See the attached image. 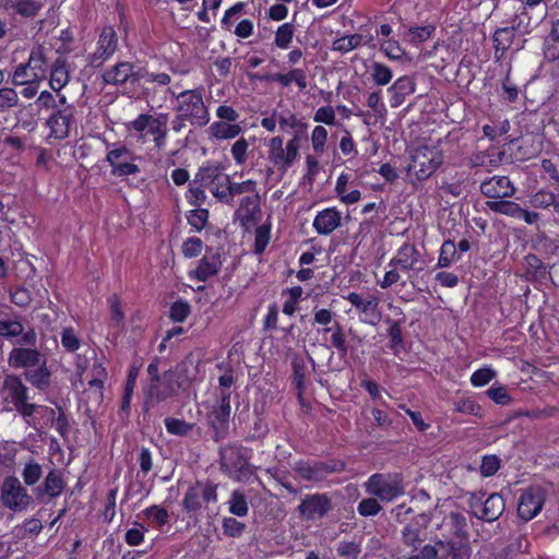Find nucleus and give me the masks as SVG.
Instances as JSON below:
<instances>
[{
	"label": "nucleus",
	"mask_w": 559,
	"mask_h": 559,
	"mask_svg": "<svg viewBox=\"0 0 559 559\" xmlns=\"http://www.w3.org/2000/svg\"><path fill=\"white\" fill-rule=\"evenodd\" d=\"M439 559H469L471 547L468 539L444 538L438 539Z\"/></svg>",
	"instance_id": "obj_28"
},
{
	"label": "nucleus",
	"mask_w": 559,
	"mask_h": 559,
	"mask_svg": "<svg viewBox=\"0 0 559 559\" xmlns=\"http://www.w3.org/2000/svg\"><path fill=\"white\" fill-rule=\"evenodd\" d=\"M332 509L331 499L325 493L306 495L297 507L300 519L316 521L325 516Z\"/></svg>",
	"instance_id": "obj_22"
},
{
	"label": "nucleus",
	"mask_w": 559,
	"mask_h": 559,
	"mask_svg": "<svg viewBox=\"0 0 559 559\" xmlns=\"http://www.w3.org/2000/svg\"><path fill=\"white\" fill-rule=\"evenodd\" d=\"M0 491L1 503L10 511H24L33 502L32 496L15 476L5 477L1 484Z\"/></svg>",
	"instance_id": "obj_14"
},
{
	"label": "nucleus",
	"mask_w": 559,
	"mask_h": 559,
	"mask_svg": "<svg viewBox=\"0 0 559 559\" xmlns=\"http://www.w3.org/2000/svg\"><path fill=\"white\" fill-rule=\"evenodd\" d=\"M444 527H449L450 536L448 538L461 539L467 536V523L465 516L460 512H451L443 522Z\"/></svg>",
	"instance_id": "obj_37"
},
{
	"label": "nucleus",
	"mask_w": 559,
	"mask_h": 559,
	"mask_svg": "<svg viewBox=\"0 0 559 559\" xmlns=\"http://www.w3.org/2000/svg\"><path fill=\"white\" fill-rule=\"evenodd\" d=\"M230 413L213 409L207 417L209 426L213 430V440L219 442L229 431Z\"/></svg>",
	"instance_id": "obj_34"
},
{
	"label": "nucleus",
	"mask_w": 559,
	"mask_h": 559,
	"mask_svg": "<svg viewBox=\"0 0 559 559\" xmlns=\"http://www.w3.org/2000/svg\"><path fill=\"white\" fill-rule=\"evenodd\" d=\"M204 243L197 236L188 237L181 246V252L186 259L197 258L201 254Z\"/></svg>",
	"instance_id": "obj_61"
},
{
	"label": "nucleus",
	"mask_w": 559,
	"mask_h": 559,
	"mask_svg": "<svg viewBox=\"0 0 559 559\" xmlns=\"http://www.w3.org/2000/svg\"><path fill=\"white\" fill-rule=\"evenodd\" d=\"M239 202L235 211L234 219L249 230L261 219L260 195L257 189V182L248 179L238 185L235 192V202Z\"/></svg>",
	"instance_id": "obj_5"
},
{
	"label": "nucleus",
	"mask_w": 559,
	"mask_h": 559,
	"mask_svg": "<svg viewBox=\"0 0 559 559\" xmlns=\"http://www.w3.org/2000/svg\"><path fill=\"white\" fill-rule=\"evenodd\" d=\"M119 49V38L112 25H105L96 41L95 51L88 55V63L98 68L110 60Z\"/></svg>",
	"instance_id": "obj_15"
},
{
	"label": "nucleus",
	"mask_w": 559,
	"mask_h": 559,
	"mask_svg": "<svg viewBox=\"0 0 559 559\" xmlns=\"http://www.w3.org/2000/svg\"><path fill=\"white\" fill-rule=\"evenodd\" d=\"M64 488L66 481L62 472L57 468H51L46 475L43 485L35 488L34 491L38 499H41L44 496L57 498L63 492Z\"/></svg>",
	"instance_id": "obj_31"
},
{
	"label": "nucleus",
	"mask_w": 559,
	"mask_h": 559,
	"mask_svg": "<svg viewBox=\"0 0 559 559\" xmlns=\"http://www.w3.org/2000/svg\"><path fill=\"white\" fill-rule=\"evenodd\" d=\"M11 8L21 16L34 17L41 10L43 4L36 0H13Z\"/></svg>",
	"instance_id": "obj_47"
},
{
	"label": "nucleus",
	"mask_w": 559,
	"mask_h": 559,
	"mask_svg": "<svg viewBox=\"0 0 559 559\" xmlns=\"http://www.w3.org/2000/svg\"><path fill=\"white\" fill-rule=\"evenodd\" d=\"M329 332H332L330 347L335 348L340 356L347 355L348 347L346 345L345 334L341 324L338 322H334L333 326H326L323 329L324 334Z\"/></svg>",
	"instance_id": "obj_43"
},
{
	"label": "nucleus",
	"mask_w": 559,
	"mask_h": 559,
	"mask_svg": "<svg viewBox=\"0 0 559 559\" xmlns=\"http://www.w3.org/2000/svg\"><path fill=\"white\" fill-rule=\"evenodd\" d=\"M141 72V66L131 61H118L102 73V79L107 85L134 87L142 81Z\"/></svg>",
	"instance_id": "obj_13"
},
{
	"label": "nucleus",
	"mask_w": 559,
	"mask_h": 559,
	"mask_svg": "<svg viewBox=\"0 0 559 559\" xmlns=\"http://www.w3.org/2000/svg\"><path fill=\"white\" fill-rule=\"evenodd\" d=\"M365 486L369 495L384 502L393 501L405 493L404 478L400 473L372 474Z\"/></svg>",
	"instance_id": "obj_10"
},
{
	"label": "nucleus",
	"mask_w": 559,
	"mask_h": 559,
	"mask_svg": "<svg viewBox=\"0 0 559 559\" xmlns=\"http://www.w3.org/2000/svg\"><path fill=\"white\" fill-rule=\"evenodd\" d=\"M218 486L213 481L197 479L190 485L182 498V509L189 514H198L203 508L216 504L218 501Z\"/></svg>",
	"instance_id": "obj_8"
},
{
	"label": "nucleus",
	"mask_w": 559,
	"mask_h": 559,
	"mask_svg": "<svg viewBox=\"0 0 559 559\" xmlns=\"http://www.w3.org/2000/svg\"><path fill=\"white\" fill-rule=\"evenodd\" d=\"M486 204L490 211L510 216L515 219H518L519 214L521 213V205L513 201L493 200L488 201Z\"/></svg>",
	"instance_id": "obj_44"
},
{
	"label": "nucleus",
	"mask_w": 559,
	"mask_h": 559,
	"mask_svg": "<svg viewBox=\"0 0 559 559\" xmlns=\"http://www.w3.org/2000/svg\"><path fill=\"white\" fill-rule=\"evenodd\" d=\"M436 32V26L432 24L423 26H411L405 33V37L413 46H419L427 41Z\"/></svg>",
	"instance_id": "obj_42"
},
{
	"label": "nucleus",
	"mask_w": 559,
	"mask_h": 559,
	"mask_svg": "<svg viewBox=\"0 0 559 559\" xmlns=\"http://www.w3.org/2000/svg\"><path fill=\"white\" fill-rule=\"evenodd\" d=\"M495 377V370L489 367H485L475 370L472 373L469 381L474 388H481L488 384Z\"/></svg>",
	"instance_id": "obj_64"
},
{
	"label": "nucleus",
	"mask_w": 559,
	"mask_h": 559,
	"mask_svg": "<svg viewBox=\"0 0 559 559\" xmlns=\"http://www.w3.org/2000/svg\"><path fill=\"white\" fill-rule=\"evenodd\" d=\"M545 0H523L522 5L515 15H523L524 21H528V26H535L547 15V4Z\"/></svg>",
	"instance_id": "obj_33"
},
{
	"label": "nucleus",
	"mask_w": 559,
	"mask_h": 559,
	"mask_svg": "<svg viewBox=\"0 0 559 559\" xmlns=\"http://www.w3.org/2000/svg\"><path fill=\"white\" fill-rule=\"evenodd\" d=\"M145 519L155 523L158 527L166 525L169 521V513L167 509L157 504L150 506L142 511Z\"/></svg>",
	"instance_id": "obj_55"
},
{
	"label": "nucleus",
	"mask_w": 559,
	"mask_h": 559,
	"mask_svg": "<svg viewBox=\"0 0 559 559\" xmlns=\"http://www.w3.org/2000/svg\"><path fill=\"white\" fill-rule=\"evenodd\" d=\"M292 385L296 391L297 400L301 408L308 413L311 409V403L304 396L306 391V378L308 373L305 359L302 357H295L292 361Z\"/></svg>",
	"instance_id": "obj_27"
},
{
	"label": "nucleus",
	"mask_w": 559,
	"mask_h": 559,
	"mask_svg": "<svg viewBox=\"0 0 559 559\" xmlns=\"http://www.w3.org/2000/svg\"><path fill=\"white\" fill-rule=\"evenodd\" d=\"M19 104V94L13 87H0V111H5Z\"/></svg>",
	"instance_id": "obj_63"
},
{
	"label": "nucleus",
	"mask_w": 559,
	"mask_h": 559,
	"mask_svg": "<svg viewBox=\"0 0 559 559\" xmlns=\"http://www.w3.org/2000/svg\"><path fill=\"white\" fill-rule=\"evenodd\" d=\"M222 255L213 247H206L204 255L199 260L197 266L188 271L191 281L206 282L216 276L222 269Z\"/></svg>",
	"instance_id": "obj_21"
},
{
	"label": "nucleus",
	"mask_w": 559,
	"mask_h": 559,
	"mask_svg": "<svg viewBox=\"0 0 559 559\" xmlns=\"http://www.w3.org/2000/svg\"><path fill=\"white\" fill-rule=\"evenodd\" d=\"M222 530L225 536L239 538L246 531V524L235 518L226 516L222 521Z\"/></svg>",
	"instance_id": "obj_59"
},
{
	"label": "nucleus",
	"mask_w": 559,
	"mask_h": 559,
	"mask_svg": "<svg viewBox=\"0 0 559 559\" xmlns=\"http://www.w3.org/2000/svg\"><path fill=\"white\" fill-rule=\"evenodd\" d=\"M178 392L187 391L195 379L197 367L191 361H181L165 371Z\"/></svg>",
	"instance_id": "obj_30"
},
{
	"label": "nucleus",
	"mask_w": 559,
	"mask_h": 559,
	"mask_svg": "<svg viewBox=\"0 0 559 559\" xmlns=\"http://www.w3.org/2000/svg\"><path fill=\"white\" fill-rule=\"evenodd\" d=\"M228 511L236 516L242 518L248 514L249 506L247 498L240 490H234L228 500Z\"/></svg>",
	"instance_id": "obj_48"
},
{
	"label": "nucleus",
	"mask_w": 559,
	"mask_h": 559,
	"mask_svg": "<svg viewBox=\"0 0 559 559\" xmlns=\"http://www.w3.org/2000/svg\"><path fill=\"white\" fill-rule=\"evenodd\" d=\"M420 261V253L416 246L411 242H404L396 251V254L390 260V267H399L401 271L408 272L416 270Z\"/></svg>",
	"instance_id": "obj_29"
},
{
	"label": "nucleus",
	"mask_w": 559,
	"mask_h": 559,
	"mask_svg": "<svg viewBox=\"0 0 559 559\" xmlns=\"http://www.w3.org/2000/svg\"><path fill=\"white\" fill-rule=\"evenodd\" d=\"M342 225V212L335 206L325 207L318 211L312 227L318 235L328 236L335 231Z\"/></svg>",
	"instance_id": "obj_25"
},
{
	"label": "nucleus",
	"mask_w": 559,
	"mask_h": 559,
	"mask_svg": "<svg viewBox=\"0 0 559 559\" xmlns=\"http://www.w3.org/2000/svg\"><path fill=\"white\" fill-rule=\"evenodd\" d=\"M168 93L177 100L176 112H180V117L188 118L192 126L201 128L210 122L211 116L203 99L204 88L202 86L179 93L168 88Z\"/></svg>",
	"instance_id": "obj_4"
},
{
	"label": "nucleus",
	"mask_w": 559,
	"mask_h": 559,
	"mask_svg": "<svg viewBox=\"0 0 559 559\" xmlns=\"http://www.w3.org/2000/svg\"><path fill=\"white\" fill-rule=\"evenodd\" d=\"M480 192L489 199L502 200L512 197L515 188L509 177L493 176L480 183Z\"/></svg>",
	"instance_id": "obj_24"
},
{
	"label": "nucleus",
	"mask_w": 559,
	"mask_h": 559,
	"mask_svg": "<svg viewBox=\"0 0 559 559\" xmlns=\"http://www.w3.org/2000/svg\"><path fill=\"white\" fill-rule=\"evenodd\" d=\"M25 379L36 389L45 390L50 385L51 372L46 366V358L36 366L24 372Z\"/></svg>",
	"instance_id": "obj_35"
},
{
	"label": "nucleus",
	"mask_w": 559,
	"mask_h": 559,
	"mask_svg": "<svg viewBox=\"0 0 559 559\" xmlns=\"http://www.w3.org/2000/svg\"><path fill=\"white\" fill-rule=\"evenodd\" d=\"M282 133L289 135L285 150L282 147V162L290 166L299 157V150L308 144V123L289 114L282 116Z\"/></svg>",
	"instance_id": "obj_7"
},
{
	"label": "nucleus",
	"mask_w": 559,
	"mask_h": 559,
	"mask_svg": "<svg viewBox=\"0 0 559 559\" xmlns=\"http://www.w3.org/2000/svg\"><path fill=\"white\" fill-rule=\"evenodd\" d=\"M48 82L52 92L62 90L70 82L69 66L64 59L58 57L55 61L49 60Z\"/></svg>",
	"instance_id": "obj_32"
},
{
	"label": "nucleus",
	"mask_w": 559,
	"mask_h": 559,
	"mask_svg": "<svg viewBox=\"0 0 559 559\" xmlns=\"http://www.w3.org/2000/svg\"><path fill=\"white\" fill-rule=\"evenodd\" d=\"M459 260H461V254L456 249V243L454 242V240H444L439 249L437 267H450L453 263L457 262Z\"/></svg>",
	"instance_id": "obj_39"
},
{
	"label": "nucleus",
	"mask_w": 559,
	"mask_h": 559,
	"mask_svg": "<svg viewBox=\"0 0 559 559\" xmlns=\"http://www.w3.org/2000/svg\"><path fill=\"white\" fill-rule=\"evenodd\" d=\"M164 424L168 433L178 437H187L192 431L194 426L193 424L175 417L165 418Z\"/></svg>",
	"instance_id": "obj_51"
},
{
	"label": "nucleus",
	"mask_w": 559,
	"mask_h": 559,
	"mask_svg": "<svg viewBox=\"0 0 559 559\" xmlns=\"http://www.w3.org/2000/svg\"><path fill=\"white\" fill-rule=\"evenodd\" d=\"M107 154L105 160L111 167L110 174L115 177L138 175L140 167L135 163L140 159L132 150L121 142L106 143Z\"/></svg>",
	"instance_id": "obj_9"
},
{
	"label": "nucleus",
	"mask_w": 559,
	"mask_h": 559,
	"mask_svg": "<svg viewBox=\"0 0 559 559\" xmlns=\"http://www.w3.org/2000/svg\"><path fill=\"white\" fill-rule=\"evenodd\" d=\"M385 323L389 324L388 335L390 337L389 347L394 355H399L404 349V340L402 333L401 320H393L391 318L385 319Z\"/></svg>",
	"instance_id": "obj_40"
},
{
	"label": "nucleus",
	"mask_w": 559,
	"mask_h": 559,
	"mask_svg": "<svg viewBox=\"0 0 559 559\" xmlns=\"http://www.w3.org/2000/svg\"><path fill=\"white\" fill-rule=\"evenodd\" d=\"M524 19L523 15H514L511 26L496 29L492 36L496 55L500 52V57H502L507 52L514 40L515 32L520 34H530L532 32L533 26H528V21H524Z\"/></svg>",
	"instance_id": "obj_19"
},
{
	"label": "nucleus",
	"mask_w": 559,
	"mask_h": 559,
	"mask_svg": "<svg viewBox=\"0 0 559 559\" xmlns=\"http://www.w3.org/2000/svg\"><path fill=\"white\" fill-rule=\"evenodd\" d=\"M296 84L299 91L307 87V74L304 69H293L286 73H282V87Z\"/></svg>",
	"instance_id": "obj_54"
},
{
	"label": "nucleus",
	"mask_w": 559,
	"mask_h": 559,
	"mask_svg": "<svg viewBox=\"0 0 559 559\" xmlns=\"http://www.w3.org/2000/svg\"><path fill=\"white\" fill-rule=\"evenodd\" d=\"M484 497L485 493L481 495V498L472 503V508L474 509L473 513L478 520L492 523L504 512L506 500L503 496L498 492H493L483 500Z\"/></svg>",
	"instance_id": "obj_23"
},
{
	"label": "nucleus",
	"mask_w": 559,
	"mask_h": 559,
	"mask_svg": "<svg viewBox=\"0 0 559 559\" xmlns=\"http://www.w3.org/2000/svg\"><path fill=\"white\" fill-rule=\"evenodd\" d=\"M443 163V155L435 147L427 145L417 147L412 155L407 171L418 181L429 179Z\"/></svg>",
	"instance_id": "obj_11"
},
{
	"label": "nucleus",
	"mask_w": 559,
	"mask_h": 559,
	"mask_svg": "<svg viewBox=\"0 0 559 559\" xmlns=\"http://www.w3.org/2000/svg\"><path fill=\"white\" fill-rule=\"evenodd\" d=\"M543 52L548 61L559 59V19L551 24L550 32L544 40Z\"/></svg>",
	"instance_id": "obj_38"
},
{
	"label": "nucleus",
	"mask_w": 559,
	"mask_h": 559,
	"mask_svg": "<svg viewBox=\"0 0 559 559\" xmlns=\"http://www.w3.org/2000/svg\"><path fill=\"white\" fill-rule=\"evenodd\" d=\"M210 132L217 140H228L238 136L241 133V127L237 123L214 121L210 126Z\"/></svg>",
	"instance_id": "obj_41"
},
{
	"label": "nucleus",
	"mask_w": 559,
	"mask_h": 559,
	"mask_svg": "<svg viewBox=\"0 0 559 559\" xmlns=\"http://www.w3.org/2000/svg\"><path fill=\"white\" fill-rule=\"evenodd\" d=\"M194 183L206 187L217 202L233 206L235 192L240 182L231 181L229 175L217 166H206L201 167L195 174Z\"/></svg>",
	"instance_id": "obj_2"
},
{
	"label": "nucleus",
	"mask_w": 559,
	"mask_h": 559,
	"mask_svg": "<svg viewBox=\"0 0 559 559\" xmlns=\"http://www.w3.org/2000/svg\"><path fill=\"white\" fill-rule=\"evenodd\" d=\"M252 450L241 443H228L219 449L221 466L225 474L238 481H248L254 475L250 464Z\"/></svg>",
	"instance_id": "obj_1"
},
{
	"label": "nucleus",
	"mask_w": 559,
	"mask_h": 559,
	"mask_svg": "<svg viewBox=\"0 0 559 559\" xmlns=\"http://www.w3.org/2000/svg\"><path fill=\"white\" fill-rule=\"evenodd\" d=\"M167 121V114H159L156 117L152 116V120L150 121L148 133L153 135V141L157 148L163 147L166 143L168 133Z\"/></svg>",
	"instance_id": "obj_36"
},
{
	"label": "nucleus",
	"mask_w": 559,
	"mask_h": 559,
	"mask_svg": "<svg viewBox=\"0 0 559 559\" xmlns=\"http://www.w3.org/2000/svg\"><path fill=\"white\" fill-rule=\"evenodd\" d=\"M75 107L56 108L46 121L49 138L56 140L67 139L72 130H76Z\"/></svg>",
	"instance_id": "obj_16"
},
{
	"label": "nucleus",
	"mask_w": 559,
	"mask_h": 559,
	"mask_svg": "<svg viewBox=\"0 0 559 559\" xmlns=\"http://www.w3.org/2000/svg\"><path fill=\"white\" fill-rule=\"evenodd\" d=\"M205 190H207L206 187L193 182L186 192L187 202L190 205L201 207L206 201Z\"/></svg>",
	"instance_id": "obj_60"
},
{
	"label": "nucleus",
	"mask_w": 559,
	"mask_h": 559,
	"mask_svg": "<svg viewBox=\"0 0 559 559\" xmlns=\"http://www.w3.org/2000/svg\"><path fill=\"white\" fill-rule=\"evenodd\" d=\"M402 538L404 544L415 549L421 544V528L416 523H408L402 531Z\"/></svg>",
	"instance_id": "obj_57"
},
{
	"label": "nucleus",
	"mask_w": 559,
	"mask_h": 559,
	"mask_svg": "<svg viewBox=\"0 0 559 559\" xmlns=\"http://www.w3.org/2000/svg\"><path fill=\"white\" fill-rule=\"evenodd\" d=\"M210 212L203 207L190 210L186 214L188 224L198 233L203 230L209 222Z\"/></svg>",
	"instance_id": "obj_50"
},
{
	"label": "nucleus",
	"mask_w": 559,
	"mask_h": 559,
	"mask_svg": "<svg viewBox=\"0 0 559 559\" xmlns=\"http://www.w3.org/2000/svg\"><path fill=\"white\" fill-rule=\"evenodd\" d=\"M43 476V467L39 463L31 460L22 471V478L27 486H34Z\"/></svg>",
	"instance_id": "obj_58"
},
{
	"label": "nucleus",
	"mask_w": 559,
	"mask_h": 559,
	"mask_svg": "<svg viewBox=\"0 0 559 559\" xmlns=\"http://www.w3.org/2000/svg\"><path fill=\"white\" fill-rule=\"evenodd\" d=\"M191 314V306L187 300L179 299L169 307V319L175 323L185 322Z\"/></svg>",
	"instance_id": "obj_53"
},
{
	"label": "nucleus",
	"mask_w": 559,
	"mask_h": 559,
	"mask_svg": "<svg viewBox=\"0 0 559 559\" xmlns=\"http://www.w3.org/2000/svg\"><path fill=\"white\" fill-rule=\"evenodd\" d=\"M546 490L540 486H530L522 491L518 503V515L527 522L534 519L544 508Z\"/></svg>",
	"instance_id": "obj_18"
},
{
	"label": "nucleus",
	"mask_w": 559,
	"mask_h": 559,
	"mask_svg": "<svg viewBox=\"0 0 559 559\" xmlns=\"http://www.w3.org/2000/svg\"><path fill=\"white\" fill-rule=\"evenodd\" d=\"M252 78L259 81L280 82V66L274 60H269L267 66L252 74Z\"/></svg>",
	"instance_id": "obj_62"
},
{
	"label": "nucleus",
	"mask_w": 559,
	"mask_h": 559,
	"mask_svg": "<svg viewBox=\"0 0 559 559\" xmlns=\"http://www.w3.org/2000/svg\"><path fill=\"white\" fill-rule=\"evenodd\" d=\"M179 395L171 379L164 371L163 378L156 383L147 384L144 389L143 412L147 413L158 404Z\"/></svg>",
	"instance_id": "obj_17"
},
{
	"label": "nucleus",
	"mask_w": 559,
	"mask_h": 559,
	"mask_svg": "<svg viewBox=\"0 0 559 559\" xmlns=\"http://www.w3.org/2000/svg\"><path fill=\"white\" fill-rule=\"evenodd\" d=\"M370 75L374 84L384 86L391 82L393 72L390 67L385 66L384 63L372 62L370 66Z\"/></svg>",
	"instance_id": "obj_49"
},
{
	"label": "nucleus",
	"mask_w": 559,
	"mask_h": 559,
	"mask_svg": "<svg viewBox=\"0 0 559 559\" xmlns=\"http://www.w3.org/2000/svg\"><path fill=\"white\" fill-rule=\"evenodd\" d=\"M271 239V224H262L258 226L254 230V243H253V252L255 254H262Z\"/></svg>",
	"instance_id": "obj_52"
},
{
	"label": "nucleus",
	"mask_w": 559,
	"mask_h": 559,
	"mask_svg": "<svg viewBox=\"0 0 559 559\" xmlns=\"http://www.w3.org/2000/svg\"><path fill=\"white\" fill-rule=\"evenodd\" d=\"M49 50L43 45H35L31 48L26 61L20 62L12 68L10 73L11 83L44 82L49 72Z\"/></svg>",
	"instance_id": "obj_6"
},
{
	"label": "nucleus",
	"mask_w": 559,
	"mask_h": 559,
	"mask_svg": "<svg viewBox=\"0 0 559 559\" xmlns=\"http://www.w3.org/2000/svg\"><path fill=\"white\" fill-rule=\"evenodd\" d=\"M360 386L367 391L372 401H380L383 406H388V403L382 400L380 384L370 379L366 372L359 374Z\"/></svg>",
	"instance_id": "obj_56"
},
{
	"label": "nucleus",
	"mask_w": 559,
	"mask_h": 559,
	"mask_svg": "<svg viewBox=\"0 0 559 559\" xmlns=\"http://www.w3.org/2000/svg\"><path fill=\"white\" fill-rule=\"evenodd\" d=\"M45 356L37 349L32 347H14L8 357L9 365L14 369H31L39 365Z\"/></svg>",
	"instance_id": "obj_26"
},
{
	"label": "nucleus",
	"mask_w": 559,
	"mask_h": 559,
	"mask_svg": "<svg viewBox=\"0 0 559 559\" xmlns=\"http://www.w3.org/2000/svg\"><path fill=\"white\" fill-rule=\"evenodd\" d=\"M531 203L534 207L538 209L554 206L555 212L559 215V194L556 195L551 191L539 190L532 197Z\"/></svg>",
	"instance_id": "obj_45"
},
{
	"label": "nucleus",
	"mask_w": 559,
	"mask_h": 559,
	"mask_svg": "<svg viewBox=\"0 0 559 559\" xmlns=\"http://www.w3.org/2000/svg\"><path fill=\"white\" fill-rule=\"evenodd\" d=\"M3 388L7 393L4 402L12 404L13 408L19 413L20 416H22L28 426H35V424L32 421V418L34 414L39 409L45 412L47 415H55V408L28 402V388L17 376L7 377Z\"/></svg>",
	"instance_id": "obj_3"
},
{
	"label": "nucleus",
	"mask_w": 559,
	"mask_h": 559,
	"mask_svg": "<svg viewBox=\"0 0 559 559\" xmlns=\"http://www.w3.org/2000/svg\"><path fill=\"white\" fill-rule=\"evenodd\" d=\"M347 301L358 311L360 322L369 325H377L381 320L379 310L380 298L369 295L364 298L360 294L352 292L346 297Z\"/></svg>",
	"instance_id": "obj_20"
},
{
	"label": "nucleus",
	"mask_w": 559,
	"mask_h": 559,
	"mask_svg": "<svg viewBox=\"0 0 559 559\" xmlns=\"http://www.w3.org/2000/svg\"><path fill=\"white\" fill-rule=\"evenodd\" d=\"M293 469L301 479L319 483L331 474L343 472L345 469V463L336 459L325 462L300 460L295 463Z\"/></svg>",
	"instance_id": "obj_12"
},
{
	"label": "nucleus",
	"mask_w": 559,
	"mask_h": 559,
	"mask_svg": "<svg viewBox=\"0 0 559 559\" xmlns=\"http://www.w3.org/2000/svg\"><path fill=\"white\" fill-rule=\"evenodd\" d=\"M362 44L361 34H352L342 36L333 41V50L341 53H347L354 49H357Z\"/></svg>",
	"instance_id": "obj_46"
}]
</instances>
